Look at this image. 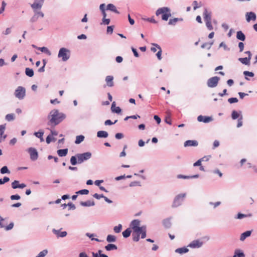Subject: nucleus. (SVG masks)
I'll use <instances>...</instances> for the list:
<instances>
[{"mask_svg":"<svg viewBox=\"0 0 257 257\" xmlns=\"http://www.w3.org/2000/svg\"><path fill=\"white\" fill-rule=\"evenodd\" d=\"M66 118V115L60 112L58 109L52 110L48 115V124L56 126L59 124Z\"/></svg>","mask_w":257,"mask_h":257,"instance_id":"obj_1","label":"nucleus"},{"mask_svg":"<svg viewBox=\"0 0 257 257\" xmlns=\"http://www.w3.org/2000/svg\"><path fill=\"white\" fill-rule=\"evenodd\" d=\"M91 153L87 152L82 154H77L70 158L71 164L74 166L78 164H81L85 161L89 160L91 157Z\"/></svg>","mask_w":257,"mask_h":257,"instance_id":"obj_2","label":"nucleus"},{"mask_svg":"<svg viewBox=\"0 0 257 257\" xmlns=\"http://www.w3.org/2000/svg\"><path fill=\"white\" fill-rule=\"evenodd\" d=\"M162 14V19L163 21H167L169 17L171 16V11L168 7H162L159 8L156 12L157 16Z\"/></svg>","mask_w":257,"mask_h":257,"instance_id":"obj_3","label":"nucleus"},{"mask_svg":"<svg viewBox=\"0 0 257 257\" xmlns=\"http://www.w3.org/2000/svg\"><path fill=\"white\" fill-rule=\"evenodd\" d=\"M71 53L69 49L64 47L60 49L58 54V57L61 58L63 61H67L69 59Z\"/></svg>","mask_w":257,"mask_h":257,"instance_id":"obj_4","label":"nucleus"},{"mask_svg":"<svg viewBox=\"0 0 257 257\" xmlns=\"http://www.w3.org/2000/svg\"><path fill=\"white\" fill-rule=\"evenodd\" d=\"M14 95L19 99H23L26 96V89L23 86H18L15 91Z\"/></svg>","mask_w":257,"mask_h":257,"instance_id":"obj_5","label":"nucleus"},{"mask_svg":"<svg viewBox=\"0 0 257 257\" xmlns=\"http://www.w3.org/2000/svg\"><path fill=\"white\" fill-rule=\"evenodd\" d=\"M186 196V193H182L177 195L172 204V207H177L181 205L184 201V198Z\"/></svg>","mask_w":257,"mask_h":257,"instance_id":"obj_6","label":"nucleus"},{"mask_svg":"<svg viewBox=\"0 0 257 257\" xmlns=\"http://www.w3.org/2000/svg\"><path fill=\"white\" fill-rule=\"evenodd\" d=\"M219 80L220 78L217 76L211 77L208 79L207 85L210 88H214L217 85Z\"/></svg>","mask_w":257,"mask_h":257,"instance_id":"obj_7","label":"nucleus"},{"mask_svg":"<svg viewBox=\"0 0 257 257\" xmlns=\"http://www.w3.org/2000/svg\"><path fill=\"white\" fill-rule=\"evenodd\" d=\"M28 152L30 154V159L32 161H36L38 158V153L37 150L34 148H29L27 150Z\"/></svg>","mask_w":257,"mask_h":257,"instance_id":"obj_8","label":"nucleus"},{"mask_svg":"<svg viewBox=\"0 0 257 257\" xmlns=\"http://www.w3.org/2000/svg\"><path fill=\"white\" fill-rule=\"evenodd\" d=\"M140 224V221L139 219H134L131 222L130 226L132 228L134 232H138L142 228V226H139Z\"/></svg>","mask_w":257,"mask_h":257,"instance_id":"obj_9","label":"nucleus"},{"mask_svg":"<svg viewBox=\"0 0 257 257\" xmlns=\"http://www.w3.org/2000/svg\"><path fill=\"white\" fill-rule=\"evenodd\" d=\"M33 12L34 14L30 19L31 23L36 22L39 18H43L44 17V14L41 11H33Z\"/></svg>","mask_w":257,"mask_h":257,"instance_id":"obj_10","label":"nucleus"},{"mask_svg":"<svg viewBox=\"0 0 257 257\" xmlns=\"http://www.w3.org/2000/svg\"><path fill=\"white\" fill-rule=\"evenodd\" d=\"M203 244V243L202 241H201L198 239H197V240H193L188 245V246L191 248H199L202 246Z\"/></svg>","mask_w":257,"mask_h":257,"instance_id":"obj_11","label":"nucleus"},{"mask_svg":"<svg viewBox=\"0 0 257 257\" xmlns=\"http://www.w3.org/2000/svg\"><path fill=\"white\" fill-rule=\"evenodd\" d=\"M213 120L212 117L203 116L200 115L197 117V120L199 122H203L204 123H208Z\"/></svg>","mask_w":257,"mask_h":257,"instance_id":"obj_12","label":"nucleus"},{"mask_svg":"<svg viewBox=\"0 0 257 257\" xmlns=\"http://www.w3.org/2000/svg\"><path fill=\"white\" fill-rule=\"evenodd\" d=\"M246 20L247 22L250 21H255L256 18V14L254 12H247L245 14Z\"/></svg>","mask_w":257,"mask_h":257,"instance_id":"obj_13","label":"nucleus"},{"mask_svg":"<svg viewBox=\"0 0 257 257\" xmlns=\"http://www.w3.org/2000/svg\"><path fill=\"white\" fill-rule=\"evenodd\" d=\"M203 16L205 22L211 21V13L208 12L206 8L204 9Z\"/></svg>","mask_w":257,"mask_h":257,"instance_id":"obj_14","label":"nucleus"},{"mask_svg":"<svg viewBox=\"0 0 257 257\" xmlns=\"http://www.w3.org/2000/svg\"><path fill=\"white\" fill-rule=\"evenodd\" d=\"M52 232L56 235L58 237H64L67 234V232L65 231H60V230H57L56 229H53Z\"/></svg>","mask_w":257,"mask_h":257,"instance_id":"obj_15","label":"nucleus"},{"mask_svg":"<svg viewBox=\"0 0 257 257\" xmlns=\"http://www.w3.org/2000/svg\"><path fill=\"white\" fill-rule=\"evenodd\" d=\"M198 145V142L195 140H188L185 142L184 146L185 147H191V146H194L196 147Z\"/></svg>","mask_w":257,"mask_h":257,"instance_id":"obj_16","label":"nucleus"},{"mask_svg":"<svg viewBox=\"0 0 257 257\" xmlns=\"http://www.w3.org/2000/svg\"><path fill=\"white\" fill-rule=\"evenodd\" d=\"M113 77L111 75L107 76L105 78V82L106 83V85L108 87H112L114 85L113 83Z\"/></svg>","mask_w":257,"mask_h":257,"instance_id":"obj_17","label":"nucleus"},{"mask_svg":"<svg viewBox=\"0 0 257 257\" xmlns=\"http://www.w3.org/2000/svg\"><path fill=\"white\" fill-rule=\"evenodd\" d=\"M251 232V230H248L241 233L240 236V240L244 241L247 237L250 236Z\"/></svg>","mask_w":257,"mask_h":257,"instance_id":"obj_18","label":"nucleus"},{"mask_svg":"<svg viewBox=\"0 0 257 257\" xmlns=\"http://www.w3.org/2000/svg\"><path fill=\"white\" fill-rule=\"evenodd\" d=\"M106 10H109L117 14H119L115 6L112 4H109L107 5Z\"/></svg>","mask_w":257,"mask_h":257,"instance_id":"obj_19","label":"nucleus"},{"mask_svg":"<svg viewBox=\"0 0 257 257\" xmlns=\"http://www.w3.org/2000/svg\"><path fill=\"white\" fill-rule=\"evenodd\" d=\"M80 205L84 207H90V206H93L95 205V203L94 201L93 200H87L85 202H81L80 203Z\"/></svg>","mask_w":257,"mask_h":257,"instance_id":"obj_20","label":"nucleus"},{"mask_svg":"<svg viewBox=\"0 0 257 257\" xmlns=\"http://www.w3.org/2000/svg\"><path fill=\"white\" fill-rule=\"evenodd\" d=\"M111 110L112 112H115L116 113H119L121 109V108L118 106H115V102L114 101L112 102L111 107Z\"/></svg>","mask_w":257,"mask_h":257,"instance_id":"obj_21","label":"nucleus"},{"mask_svg":"<svg viewBox=\"0 0 257 257\" xmlns=\"http://www.w3.org/2000/svg\"><path fill=\"white\" fill-rule=\"evenodd\" d=\"M108 134L104 131H99L97 133V137L99 138H106L108 137Z\"/></svg>","mask_w":257,"mask_h":257,"instance_id":"obj_22","label":"nucleus"},{"mask_svg":"<svg viewBox=\"0 0 257 257\" xmlns=\"http://www.w3.org/2000/svg\"><path fill=\"white\" fill-rule=\"evenodd\" d=\"M250 58L248 57L245 58H239L238 61H240L243 64L246 65H249L250 64Z\"/></svg>","mask_w":257,"mask_h":257,"instance_id":"obj_23","label":"nucleus"},{"mask_svg":"<svg viewBox=\"0 0 257 257\" xmlns=\"http://www.w3.org/2000/svg\"><path fill=\"white\" fill-rule=\"evenodd\" d=\"M152 45L154 46H156L157 48V49L159 50L158 52L156 54V56L159 60H161V59H162L161 55H162V49H161V47L159 45H158L157 44H155V43L152 44Z\"/></svg>","mask_w":257,"mask_h":257,"instance_id":"obj_24","label":"nucleus"},{"mask_svg":"<svg viewBox=\"0 0 257 257\" xmlns=\"http://www.w3.org/2000/svg\"><path fill=\"white\" fill-rule=\"evenodd\" d=\"M68 149H60L57 151V154L60 157H65L68 153Z\"/></svg>","mask_w":257,"mask_h":257,"instance_id":"obj_25","label":"nucleus"},{"mask_svg":"<svg viewBox=\"0 0 257 257\" xmlns=\"http://www.w3.org/2000/svg\"><path fill=\"white\" fill-rule=\"evenodd\" d=\"M236 38L242 41H244L245 39V35L242 33V31H239L237 32Z\"/></svg>","mask_w":257,"mask_h":257,"instance_id":"obj_26","label":"nucleus"},{"mask_svg":"<svg viewBox=\"0 0 257 257\" xmlns=\"http://www.w3.org/2000/svg\"><path fill=\"white\" fill-rule=\"evenodd\" d=\"M5 130V126L4 125H0V141H2V140H4L5 138H6V136H3L4 134Z\"/></svg>","mask_w":257,"mask_h":257,"instance_id":"obj_27","label":"nucleus"},{"mask_svg":"<svg viewBox=\"0 0 257 257\" xmlns=\"http://www.w3.org/2000/svg\"><path fill=\"white\" fill-rule=\"evenodd\" d=\"M147 229L146 226H142V228L141 230L139 231L137 233H139L140 235H141L142 238H145L146 237Z\"/></svg>","mask_w":257,"mask_h":257,"instance_id":"obj_28","label":"nucleus"},{"mask_svg":"<svg viewBox=\"0 0 257 257\" xmlns=\"http://www.w3.org/2000/svg\"><path fill=\"white\" fill-rule=\"evenodd\" d=\"M182 21H183L182 18H174V19H171L169 20L168 25L175 26L177 22Z\"/></svg>","mask_w":257,"mask_h":257,"instance_id":"obj_29","label":"nucleus"},{"mask_svg":"<svg viewBox=\"0 0 257 257\" xmlns=\"http://www.w3.org/2000/svg\"><path fill=\"white\" fill-rule=\"evenodd\" d=\"M105 249L107 251H110L112 250H116L117 249V247L114 244L109 243L105 246Z\"/></svg>","mask_w":257,"mask_h":257,"instance_id":"obj_30","label":"nucleus"},{"mask_svg":"<svg viewBox=\"0 0 257 257\" xmlns=\"http://www.w3.org/2000/svg\"><path fill=\"white\" fill-rule=\"evenodd\" d=\"M188 251H189V249L187 247H183L177 248L175 250V252L178 253L180 254H183V253H185L188 252Z\"/></svg>","mask_w":257,"mask_h":257,"instance_id":"obj_31","label":"nucleus"},{"mask_svg":"<svg viewBox=\"0 0 257 257\" xmlns=\"http://www.w3.org/2000/svg\"><path fill=\"white\" fill-rule=\"evenodd\" d=\"M44 132L43 131H40L38 132H35L34 133V135L36 137H37L38 138L40 139V141L41 142H43L44 141V139H43V135H44Z\"/></svg>","mask_w":257,"mask_h":257,"instance_id":"obj_32","label":"nucleus"},{"mask_svg":"<svg viewBox=\"0 0 257 257\" xmlns=\"http://www.w3.org/2000/svg\"><path fill=\"white\" fill-rule=\"evenodd\" d=\"M42 6L40 4H38L34 3L31 5L33 11H41Z\"/></svg>","mask_w":257,"mask_h":257,"instance_id":"obj_33","label":"nucleus"},{"mask_svg":"<svg viewBox=\"0 0 257 257\" xmlns=\"http://www.w3.org/2000/svg\"><path fill=\"white\" fill-rule=\"evenodd\" d=\"M25 73L28 76L30 77H32L34 76V71L32 69L30 68H26Z\"/></svg>","mask_w":257,"mask_h":257,"instance_id":"obj_34","label":"nucleus"},{"mask_svg":"<svg viewBox=\"0 0 257 257\" xmlns=\"http://www.w3.org/2000/svg\"><path fill=\"white\" fill-rule=\"evenodd\" d=\"M116 238L114 235L109 234L106 237V241L108 242H113L116 241Z\"/></svg>","mask_w":257,"mask_h":257,"instance_id":"obj_35","label":"nucleus"},{"mask_svg":"<svg viewBox=\"0 0 257 257\" xmlns=\"http://www.w3.org/2000/svg\"><path fill=\"white\" fill-rule=\"evenodd\" d=\"M244 253L239 249L235 250L233 255L234 257H244Z\"/></svg>","mask_w":257,"mask_h":257,"instance_id":"obj_36","label":"nucleus"},{"mask_svg":"<svg viewBox=\"0 0 257 257\" xmlns=\"http://www.w3.org/2000/svg\"><path fill=\"white\" fill-rule=\"evenodd\" d=\"M84 136L83 135L77 136L76 138V140L75 141V143L76 144H79L83 142L84 140Z\"/></svg>","mask_w":257,"mask_h":257,"instance_id":"obj_37","label":"nucleus"},{"mask_svg":"<svg viewBox=\"0 0 257 257\" xmlns=\"http://www.w3.org/2000/svg\"><path fill=\"white\" fill-rule=\"evenodd\" d=\"M38 49L40 50L42 52H44L49 56L51 55V52L49 51V50L45 47H39L38 48Z\"/></svg>","mask_w":257,"mask_h":257,"instance_id":"obj_38","label":"nucleus"},{"mask_svg":"<svg viewBox=\"0 0 257 257\" xmlns=\"http://www.w3.org/2000/svg\"><path fill=\"white\" fill-rule=\"evenodd\" d=\"M131 233V230L130 228L126 229L122 232V235L123 237L127 238L129 237Z\"/></svg>","mask_w":257,"mask_h":257,"instance_id":"obj_39","label":"nucleus"},{"mask_svg":"<svg viewBox=\"0 0 257 257\" xmlns=\"http://www.w3.org/2000/svg\"><path fill=\"white\" fill-rule=\"evenodd\" d=\"M163 225L165 227L169 228L171 226V222L170 219H166L163 221Z\"/></svg>","mask_w":257,"mask_h":257,"instance_id":"obj_40","label":"nucleus"},{"mask_svg":"<svg viewBox=\"0 0 257 257\" xmlns=\"http://www.w3.org/2000/svg\"><path fill=\"white\" fill-rule=\"evenodd\" d=\"M133 240L134 241L138 242L140 240V234L139 233H136L133 231Z\"/></svg>","mask_w":257,"mask_h":257,"instance_id":"obj_41","label":"nucleus"},{"mask_svg":"<svg viewBox=\"0 0 257 257\" xmlns=\"http://www.w3.org/2000/svg\"><path fill=\"white\" fill-rule=\"evenodd\" d=\"M243 74L245 76H249V77H253L254 75V73L253 72H249V71H244L243 72ZM245 78L247 80H249L247 77H245Z\"/></svg>","mask_w":257,"mask_h":257,"instance_id":"obj_42","label":"nucleus"},{"mask_svg":"<svg viewBox=\"0 0 257 257\" xmlns=\"http://www.w3.org/2000/svg\"><path fill=\"white\" fill-rule=\"evenodd\" d=\"M5 118L9 121L13 120L15 119V115L13 113L8 114L6 115Z\"/></svg>","mask_w":257,"mask_h":257,"instance_id":"obj_43","label":"nucleus"},{"mask_svg":"<svg viewBox=\"0 0 257 257\" xmlns=\"http://www.w3.org/2000/svg\"><path fill=\"white\" fill-rule=\"evenodd\" d=\"M240 116V114L235 110H233L231 113V117L233 119H236Z\"/></svg>","mask_w":257,"mask_h":257,"instance_id":"obj_44","label":"nucleus"},{"mask_svg":"<svg viewBox=\"0 0 257 257\" xmlns=\"http://www.w3.org/2000/svg\"><path fill=\"white\" fill-rule=\"evenodd\" d=\"M0 172L2 174H6V173H10V171L8 169V167L7 166H4L3 167L1 170Z\"/></svg>","mask_w":257,"mask_h":257,"instance_id":"obj_45","label":"nucleus"},{"mask_svg":"<svg viewBox=\"0 0 257 257\" xmlns=\"http://www.w3.org/2000/svg\"><path fill=\"white\" fill-rule=\"evenodd\" d=\"M122 229V225L121 224H119L117 226H115L113 228V230L115 233H119Z\"/></svg>","mask_w":257,"mask_h":257,"instance_id":"obj_46","label":"nucleus"},{"mask_svg":"<svg viewBox=\"0 0 257 257\" xmlns=\"http://www.w3.org/2000/svg\"><path fill=\"white\" fill-rule=\"evenodd\" d=\"M248 216H250L251 214L246 215V214H242L241 213H238L235 218L236 219H242L243 218L246 217Z\"/></svg>","mask_w":257,"mask_h":257,"instance_id":"obj_47","label":"nucleus"},{"mask_svg":"<svg viewBox=\"0 0 257 257\" xmlns=\"http://www.w3.org/2000/svg\"><path fill=\"white\" fill-rule=\"evenodd\" d=\"M86 235L88 237H89L91 240H95L96 241L99 242L100 241V240H99L98 238H93L92 237L94 236H96V235H94V234H91L90 233H86Z\"/></svg>","mask_w":257,"mask_h":257,"instance_id":"obj_48","label":"nucleus"},{"mask_svg":"<svg viewBox=\"0 0 257 257\" xmlns=\"http://www.w3.org/2000/svg\"><path fill=\"white\" fill-rule=\"evenodd\" d=\"M19 185H20V183L19 181L18 180H15L12 183V187L14 189L18 188Z\"/></svg>","mask_w":257,"mask_h":257,"instance_id":"obj_49","label":"nucleus"},{"mask_svg":"<svg viewBox=\"0 0 257 257\" xmlns=\"http://www.w3.org/2000/svg\"><path fill=\"white\" fill-rule=\"evenodd\" d=\"M48 251L47 249H44L39 253L38 255L39 257H45L48 254Z\"/></svg>","mask_w":257,"mask_h":257,"instance_id":"obj_50","label":"nucleus"},{"mask_svg":"<svg viewBox=\"0 0 257 257\" xmlns=\"http://www.w3.org/2000/svg\"><path fill=\"white\" fill-rule=\"evenodd\" d=\"M89 193V190L87 189H82L76 192L77 194H81V195H87Z\"/></svg>","mask_w":257,"mask_h":257,"instance_id":"obj_51","label":"nucleus"},{"mask_svg":"<svg viewBox=\"0 0 257 257\" xmlns=\"http://www.w3.org/2000/svg\"><path fill=\"white\" fill-rule=\"evenodd\" d=\"M129 186H130V187H131L137 186H140L141 183L139 181H133V182H132L130 184Z\"/></svg>","mask_w":257,"mask_h":257,"instance_id":"obj_52","label":"nucleus"},{"mask_svg":"<svg viewBox=\"0 0 257 257\" xmlns=\"http://www.w3.org/2000/svg\"><path fill=\"white\" fill-rule=\"evenodd\" d=\"M10 198L12 200H18L20 199L21 196L18 194L12 195L10 196Z\"/></svg>","mask_w":257,"mask_h":257,"instance_id":"obj_53","label":"nucleus"},{"mask_svg":"<svg viewBox=\"0 0 257 257\" xmlns=\"http://www.w3.org/2000/svg\"><path fill=\"white\" fill-rule=\"evenodd\" d=\"M117 121V120H115L114 121V122H112V121H111V120H110V119H107V120H105V122H104V124H105V125H112V124H113L115 123Z\"/></svg>","mask_w":257,"mask_h":257,"instance_id":"obj_54","label":"nucleus"},{"mask_svg":"<svg viewBox=\"0 0 257 257\" xmlns=\"http://www.w3.org/2000/svg\"><path fill=\"white\" fill-rule=\"evenodd\" d=\"M142 19L144 21H147L154 24H156L157 23V22L153 18H142Z\"/></svg>","mask_w":257,"mask_h":257,"instance_id":"obj_55","label":"nucleus"},{"mask_svg":"<svg viewBox=\"0 0 257 257\" xmlns=\"http://www.w3.org/2000/svg\"><path fill=\"white\" fill-rule=\"evenodd\" d=\"M55 140V139L54 138H52L50 135H49L46 138V142L47 144H50L52 141Z\"/></svg>","mask_w":257,"mask_h":257,"instance_id":"obj_56","label":"nucleus"},{"mask_svg":"<svg viewBox=\"0 0 257 257\" xmlns=\"http://www.w3.org/2000/svg\"><path fill=\"white\" fill-rule=\"evenodd\" d=\"M209 204L210 205H213V208H215L216 207H217V206H218L219 205H220L221 204V202L220 201H217V202H216L215 203L212 202H210L209 203Z\"/></svg>","mask_w":257,"mask_h":257,"instance_id":"obj_57","label":"nucleus"},{"mask_svg":"<svg viewBox=\"0 0 257 257\" xmlns=\"http://www.w3.org/2000/svg\"><path fill=\"white\" fill-rule=\"evenodd\" d=\"M228 101L230 103H236L238 102V99L236 97H231L228 99Z\"/></svg>","mask_w":257,"mask_h":257,"instance_id":"obj_58","label":"nucleus"},{"mask_svg":"<svg viewBox=\"0 0 257 257\" xmlns=\"http://www.w3.org/2000/svg\"><path fill=\"white\" fill-rule=\"evenodd\" d=\"M242 116L241 115L240 116V117L238 118V121H237V127H240V126H241L242 125Z\"/></svg>","mask_w":257,"mask_h":257,"instance_id":"obj_59","label":"nucleus"},{"mask_svg":"<svg viewBox=\"0 0 257 257\" xmlns=\"http://www.w3.org/2000/svg\"><path fill=\"white\" fill-rule=\"evenodd\" d=\"M205 23L207 29L210 31L212 30L213 29V27L211 25V21L205 22Z\"/></svg>","mask_w":257,"mask_h":257,"instance_id":"obj_60","label":"nucleus"},{"mask_svg":"<svg viewBox=\"0 0 257 257\" xmlns=\"http://www.w3.org/2000/svg\"><path fill=\"white\" fill-rule=\"evenodd\" d=\"M93 196L97 199H100V198H103L104 197V196L103 194H98L97 193H95L93 195Z\"/></svg>","mask_w":257,"mask_h":257,"instance_id":"obj_61","label":"nucleus"},{"mask_svg":"<svg viewBox=\"0 0 257 257\" xmlns=\"http://www.w3.org/2000/svg\"><path fill=\"white\" fill-rule=\"evenodd\" d=\"M203 159H200L193 164L194 167L200 166L201 165V162Z\"/></svg>","mask_w":257,"mask_h":257,"instance_id":"obj_62","label":"nucleus"},{"mask_svg":"<svg viewBox=\"0 0 257 257\" xmlns=\"http://www.w3.org/2000/svg\"><path fill=\"white\" fill-rule=\"evenodd\" d=\"M14 227V223L13 222H11L8 225L5 226V229L6 230H10L12 229Z\"/></svg>","mask_w":257,"mask_h":257,"instance_id":"obj_63","label":"nucleus"},{"mask_svg":"<svg viewBox=\"0 0 257 257\" xmlns=\"http://www.w3.org/2000/svg\"><path fill=\"white\" fill-rule=\"evenodd\" d=\"M67 206H68V207H69L68 208L69 210H71V209L74 210L76 208L75 205L74 204H73L72 202L68 203Z\"/></svg>","mask_w":257,"mask_h":257,"instance_id":"obj_64","label":"nucleus"}]
</instances>
